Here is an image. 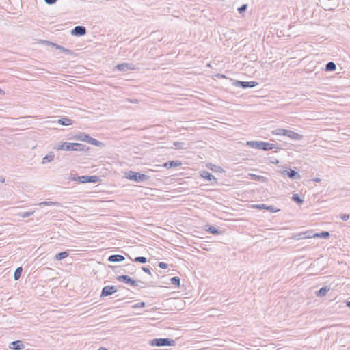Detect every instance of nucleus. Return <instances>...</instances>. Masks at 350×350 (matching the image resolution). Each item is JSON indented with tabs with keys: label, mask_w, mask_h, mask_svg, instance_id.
<instances>
[{
	"label": "nucleus",
	"mask_w": 350,
	"mask_h": 350,
	"mask_svg": "<svg viewBox=\"0 0 350 350\" xmlns=\"http://www.w3.org/2000/svg\"><path fill=\"white\" fill-rule=\"evenodd\" d=\"M273 133H276V134H278V135H284V129H278V130H276L275 131L273 132Z\"/></svg>",
	"instance_id": "obj_43"
},
{
	"label": "nucleus",
	"mask_w": 350,
	"mask_h": 350,
	"mask_svg": "<svg viewBox=\"0 0 350 350\" xmlns=\"http://www.w3.org/2000/svg\"><path fill=\"white\" fill-rule=\"evenodd\" d=\"M117 280L119 282H123L125 284H129L133 286H139V283H142V284H143V285H146V283L144 282L141 281V280H134L131 277H129V275H118L117 277Z\"/></svg>",
	"instance_id": "obj_4"
},
{
	"label": "nucleus",
	"mask_w": 350,
	"mask_h": 350,
	"mask_svg": "<svg viewBox=\"0 0 350 350\" xmlns=\"http://www.w3.org/2000/svg\"><path fill=\"white\" fill-rule=\"evenodd\" d=\"M88 144H92V145H94V146H103V143L94 139V138H92L90 136L89 137V139H88Z\"/></svg>",
	"instance_id": "obj_26"
},
{
	"label": "nucleus",
	"mask_w": 350,
	"mask_h": 350,
	"mask_svg": "<svg viewBox=\"0 0 350 350\" xmlns=\"http://www.w3.org/2000/svg\"><path fill=\"white\" fill-rule=\"evenodd\" d=\"M182 165L181 161L176 160V161H169L167 162H165L163 164V166L166 167L167 169H170L172 167H179Z\"/></svg>",
	"instance_id": "obj_14"
},
{
	"label": "nucleus",
	"mask_w": 350,
	"mask_h": 350,
	"mask_svg": "<svg viewBox=\"0 0 350 350\" xmlns=\"http://www.w3.org/2000/svg\"><path fill=\"white\" fill-rule=\"evenodd\" d=\"M54 148L57 150L73 151V143L61 142L54 147Z\"/></svg>",
	"instance_id": "obj_6"
},
{
	"label": "nucleus",
	"mask_w": 350,
	"mask_h": 350,
	"mask_svg": "<svg viewBox=\"0 0 350 350\" xmlns=\"http://www.w3.org/2000/svg\"><path fill=\"white\" fill-rule=\"evenodd\" d=\"M142 269L144 272H146V273H147L148 274H149V275H152V273H151V271H150V267H142Z\"/></svg>",
	"instance_id": "obj_40"
},
{
	"label": "nucleus",
	"mask_w": 350,
	"mask_h": 350,
	"mask_svg": "<svg viewBox=\"0 0 350 350\" xmlns=\"http://www.w3.org/2000/svg\"><path fill=\"white\" fill-rule=\"evenodd\" d=\"M346 305H347V306H348L350 308V301H347Z\"/></svg>",
	"instance_id": "obj_50"
},
{
	"label": "nucleus",
	"mask_w": 350,
	"mask_h": 350,
	"mask_svg": "<svg viewBox=\"0 0 350 350\" xmlns=\"http://www.w3.org/2000/svg\"><path fill=\"white\" fill-rule=\"evenodd\" d=\"M340 217L343 220V221H347L349 217H350V215H348V214H345V213H343V214H340Z\"/></svg>",
	"instance_id": "obj_39"
},
{
	"label": "nucleus",
	"mask_w": 350,
	"mask_h": 350,
	"mask_svg": "<svg viewBox=\"0 0 350 350\" xmlns=\"http://www.w3.org/2000/svg\"><path fill=\"white\" fill-rule=\"evenodd\" d=\"M100 178L97 176H86L87 183H96L99 181Z\"/></svg>",
	"instance_id": "obj_29"
},
{
	"label": "nucleus",
	"mask_w": 350,
	"mask_h": 350,
	"mask_svg": "<svg viewBox=\"0 0 350 350\" xmlns=\"http://www.w3.org/2000/svg\"><path fill=\"white\" fill-rule=\"evenodd\" d=\"M148 285L150 286H154L152 282H150Z\"/></svg>",
	"instance_id": "obj_52"
},
{
	"label": "nucleus",
	"mask_w": 350,
	"mask_h": 350,
	"mask_svg": "<svg viewBox=\"0 0 350 350\" xmlns=\"http://www.w3.org/2000/svg\"><path fill=\"white\" fill-rule=\"evenodd\" d=\"M286 137L293 141H300L303 139L304 136L294 131L286 129Z\"/></svg>",
	"instance_id": "obj_8"
},
{
	"label": "nucleus",
	"mask_w": 350,
	"mask_h": 350,
	"mask_svg": "<svg viewBox=\"0 0 350 350\" xmlns=\"http://www.w3.org/2000/svg\"><path fill=\"white\" fill-rule=\"evenodd\" d=\"M292 200L299 205H301L304 202V200L298 193H295L292 196Z\"/></svg>",
	"instance_id": "obj_28"
},
{
	"label": "nucleus",
	"mask_w": 350,
	"mask_h": 350,
	"mask_svg": "<svg viewBox=\"0 0 350 350\" xmlns=\"http://www.w3.org/2000/svg\"><path fill=\"white\" fill-rule=\"evenodd\" d=\"M133 261L135 262H139V263L144 264L147 262V258L144 256H138V257H135L134 258Z\"/></svg>",
	"instance_id": "obj_33"
},
{
	"label": "nucleus",
	"mask_w": 350,
	"mask_h": 350,
	"mask_svg": "<svg viewBox=\"0 0 350 350\" xmlns=\"http://www.w3.org/2000/svg\"><path fill=\"white\" fill-rule=\"evenodd\" d=\"M329 289L328 286H323L319 291H316V295L318 297H323L326 295Z\"/></svg>",
	"instance_id": "obj_20"
},
{
	"label": "nucleus",
	"mask_w": 350,
	"mask_h": 350,
	"mask_svg": "<svg viewBox=\"0 0 350 350\" xmlns=\"http://www.w3.org/2000/svg\"><path fill=\"white\" fill-rule=\"evenodd\" d=\"M39 206H55L57 207H62V205L60 202H51V201H44L39 203Z\"/></svg>",
	"instance_id": "obj_19"
},
{
	"label": "nucleus",
	"mask_w": 350,
	"mask_h": 350,
	"mask_svg": "<svg viewBox=\"0 0 350 350\" xmlns=\"http://www.w3.org/2000/svg\"><path fill=\"white\" fill-rule=\"evenodd\" d=\"M98 350H108V349H107L106 348H104V347H100Z\"/></svg>",
	"instance_id": "obj_53"
},
{
	"label": "nucleus",
	"mask_w": 350,
	"mask_h": 350,
	"mask_svg": "<svg viewBox=\"0 0 350 350\" xmlns=\"http://www.w3.org/2000/svg\"><path fill=\"white\" fill-rule=\"evenodd\" d=\"M247 8V5L243 4L241 7L238 8V11L240 14H242L243 12H245Z\"/></svg>",
	"instance_id": "obj_37"
},
{
	"label": "nucleus",
	"mask_w": 350,
	"mask_h": 350,
	"mask_svg": "<svg viewBox=\"0 0 350 350\" xmlns=\"http://www.w3.org/2000/svg\"><path fill=\"white\" fill-rule=\"evenodd\" d=\"M179 144H180L179 142H175L174 145L177 146H178Z\"/></svg>",
	"instance_id": "obj_55"
},
{
	"label": "nucleus",
	"mask_w": 350,
	"mask_h": 350,
	"mask_svg": "<svg viewBox=\"0 0 350 350\" xmlns=\"http://www.w3.org/2000/svg\"><path fill=\"white\" fill-rule=\"evenodd\" d=\"M201 177L208 181H213L214 183H217V178L209 172L208 171H202L200 173Z\"/></svg>",
	"instance_id": "obj_13"
},
{
	"label": "nucleus",
	"mask_w": 350,
	"mask_h": 350,
	"mask_svg": "<svg viewBox=\"0 0 350 350\" xmlns=\"http://www.w3.org/2000/svg\"><path fill=\"white\" fill-rule=\"evenodd\" d=\"M330 236V234L327 231H323L321 232L315 233L312 237L314 238H322V239H327Z\"/></svg>",
	"instance_id": "obj_24"
},
{
	"label": "nucleus",
	"mask_w": 350,
	"mask_h": 350,
	"mask_svg": "<svg viewBox=\"0 0 350 350\" xmlns=\"http://www.w3.org/2000/svg\"><path fill=\"white\" fill-rule=\"evenodd\" d=\"M54 47L56 49L60 50L62 52H63V53H66L67 55H72V54H73V52H72V50L66 49V48L63 47L61 45L55 44V45H54Z\"/></svg>",
	"instance_id": "obj_25"
},
{
	"label": "nucleus",
	"mask_w": 350,
	"mask_h": 350,
	"mask_svg": "<svg viewBox=\"0 0 350 350\" xmlns=\"http://www.w3.org/2000/svg\"><path fill=\"white\" fill-rule=\"evenodd\" d=\"M74 180L77 181L80 183H86V176H77L74 178Z\"/></svg>",
	"instance_id": "obj_34"
},
{
	"label": "nucleus",
	"mask_w": 350,
	"mask_h": 350,
	"mask_svg": "<svg viewBox=\"0 0 350 350\" xmlns=\"http://www.w3.org/2000/svg\"><path fill=\"white\" fill-rule=\"evenodd\" d=\"M116 68L120 71H127V70H133L135 69V66L133 64L130 63H122L119 64L116 66Z\"/></svg>",
	"instance_id": "obj_10"
},
{
	"label": "nucleus",
	"mask_w": 350,
	"mask_h": 350,
	"mask_svg": "<svg viewBox=\"0 0 350 350\" xmlns=\"http://www.w3.org/2000/svg\"><path fill=\"white\" fill-rule=\"evenodd\" d=\"M10 348L13 350H22L25 348V345L23 341L15 340L10 343Z\"/></svg>",
	"instance_id": "obj_12"
},
{
	"label": "nucleus",
	"mask_w": 350,
	"mask_h": 350,
	"mask_svg": "<svg viewBox=\"0 0 350 350\" xmlns=\"http://www.w3.org/2000/svg\"><path fill=\"white\" fill-rule=\"evenodd\" d=\"M141 284H142V283H139V287H141V288L144 287V286H142Z\"/></svg>",
	"instance_id": "obj_56"
},
{
	"label": "nucleus",
	"mask_w": 350,
	"mask_h": 350,
	"mask_svg": "<svg viewBox=\"0 0 350 350\" xmlns=\"http://www.w3.org/2000/svg\"><path fill=\"white\" fill-rule=\"evenodd\" d=\"M0 94H5V92L0 88Z\"/></svg>",
	"instance_id": "obj_51"
},
{
	"label": "nucleus",
	"mask_w": 350,
	"mask_h": 350,
	"mask_svg": "<svg viewBox=\"0 0 350 350\" xmlns=\"http://www.w3.org/2000/svg\"><path fill=\"white\" fill-rule=\"evenodd\" d=\"M117 291L118 288L116 286H106L103 288L100 297L109 296Z\"/></svg>",
	"instance_id": "obj_7"
},
{
	"label": "nucleus",
	"mask_w": 350,
	"mask_h": 350,
	"mask_svg": "<svg viewBox=\"0 0 350 350\" xmlns=\"http://www.w3.org/2000/svg\"><path fill=\"white\" fill-rule=\"evenodd\" d=\"M86 33V29L84 26H75L71 31V34L75 36H81Z\"/></svg>",
	"instance_id": "obj_9"
},
{
	"label": "nucleus",
	"mask_w": 350,
	"mask_h": 350,
	"mask_svg": "<svg viewBox=\"0 0 350 350\" xmlns=\"http://www.w3.org/2000/svg\"><path fill=\"white\" fill-rule=\"evenodd\" d=\"M126 266L131 268V269H130V271H128V273L130 274H132L133 273L132 271L133 269L134 265H127Z\"/></svg>",
	"instance_id": "obj_46"
},
{
	"label": "nucleus",
	"mask_w": 350,
	"mask_h": 350,
	"mask_svg": "<svg viewBox=\"0 0 350 350\" xmlns=\"http://www.w3.org/2000/svg\"><path fill=\"white\" fill-rule=\"evenodd\" d=\"M149 344L156 347L174 346L175 341L171 338H154L150 340Z\"/></svg>",
	"instance_id": "obj_3"
},
{
	"label": "nucleus",
	"mask_w": 350,
	"mask_h": 350,
	"mask_svg": "<svg viewBox=\"0 0 350 350\" xmlns=\"http://www.w3.org/2000/svg\"><path fill=\"white\" fill-rule=\"evenodd\" d=\"M126 178L136 183H142L149 180L150 177L144 174H141L135 171H129L125 174Z\"/></svg>",
	"instance_id": "obj_2"
},
{
	"label": "nucleus",
	"mask_w": 350,
	"mask_h": 350,
	"mask_svg": "<svg viewBox=\"0 0 350 350\" xmlns=\"http://www.w3.org/2000/svg\"><path fill=\"white\" fill-rule=\"evenodd\" d=\"M158 266L161 268V269H167L168 267V265L164 262H159V265Z\"/></svg>",
	"instance_id": "obj_42"
},
{
	"label": "nucleus",
	"mask_w": 350,
	"mask_h": 350,
	"mask_svg": "<svg viewBox=\"0 0 350 350\" xmlns=\"http://www.w3.org/2000/svg\"><path fill=\"white\" fill-rule=\"evenodd\" d=\"M44 1L48 5H53L57 1V0H44Z\"/></svg>",
	"instance_id": "obj_44"
},
{
	"label": "nucleus",
	"mask_w": 350,
	"mask_h": 350,
	"mask_svg": "<svg viewBox=\"0 0 350 350\" xmlns=\"http://www.w3.org/2000/svg\"><path fill=\"white\" fill-rule=\"evenodd\" d=\"M271 163H278V160L275 159V160L271 161Z\"/></svg>",
	"instance_id": "obj_54"
},
{
	"label": "nucleus",
	"mask_w": 350,
	"mask_h": 350,
	"mask_svg": "<svg viewBox=\"0 0 350 350\" xmlns=\"http://www.w3.org/2000/svg\"><path fill=\"white\" fill-rule=\"evenodd\" d=\"M250 176H251L252 180H253L264 181L265 179V177H263L262 176L256 175V174H250Z\"/></svg>",
	"instance_id": "obj_35"
},
{
	"label": "nucleus",
	"mask_w": 350,
	"mask_h": 350,
	"mask_svg": "<svg viewBox=\"0 0 350 350\" xmlns=\"http://www.w3.org/2000/svg\"><path fill=\"white\" fill-rule=\"evenodd\" d=\"M286 176H287L292 180H298L300 179L301 178V176L297 171L287 166H286Z\"/></svg>",
	"instance_id": "obj_11"
},
{
	"label": "nucleus",
	"mask_w": 350,
	"mask_h": 350,
	"mask_svg": "<svg viewBox=\"0 0 350 350\" xmlns=\"http://www.w3.org/2000/svg\"><path fill=\"white\" fill-rule=\"evenodd\" d=\"M23 271V268L21 267H19L16 269L14 273V278L15 280H18L21 276Z\"/></svg>",
	"instance_id": "obj_31"
},
{
	"label": "nucleus",
	"mask_w": 350,
	"mask_h": 350,
	"mask_svg": "<svg viewBox=\"0 0 350 350\" xmlns=\"http://www.w3.org/2000/svg\"><path fill=\"white\" fill-rule=\"evenodd\" d=\"M336 69V65L333 62H329L325 65V70L326 71H334Z\"/></svg>",
	"instance_id": "obj_27"
},
{
	"label": "nucleus",
	"mask_w": 350,
	"mask_h": 350,
	"mask_svg": "<svg viewBox=\"0 0 350 350\" xmlns=\"http://www.w3.org/2000/svg\"><path fill=\"white\" fill-rule=\"evenodd\" d=\"M314 181L319 183L321 182V179L319 178H316L315 179H314Z\"/></svg>",
	"instance_id": "obj_49"
},
{
	"label": "nucleus",
	"mask_w": 350,
	"mask_h": 350,
	"mask_svg": "<svg viewBox=\"0 0 350 350\" xmlns=\"http://www.w3.org/2000/svg\"><path fill=\"white\" fill-rule=\"evenodd\" d=\"M68 255H69V252L68 251L61 252L57 253L55 256V259L56 260H62L66 258V257H68Z\"/></svg>",
	"instance_id": "obj_22"
},
{
	"label": "nucleus",
	"mask_w": 350,
	"mask_h": 350,
	"mask_svg": "<svg viewBox=\"0 0 350 350\" xmlns=\"http://www.w3.org/2000/svg\"><path fill=\"white\" fill-rule=\"evenodd\" d=\"M42 43L44 44H45L46 46H51L53 47H54V45H55V43H53L51 41H48V40H42Z\"/></svg>",
	"instance_id": "obj_41"
},
{
	"label": "nucleus",
	"mask_w": 350,
	"mask_h": 350,
	"mask_svg": "<svg viewBox=\"0 0 350 350\" xmlns=\"http://www.w3.org/2000/svg\"><path fill=\"white\" fill-rule=\"evenodd\" d=\"M207 226V228H206L205 230L212 234L216 235V234H219L221 233L219 230H218L213 226Z\"/></svg>",
	"instance_id": "obj_23"
},
{
	"label": "nucleus",
	"mask_w": 350,
	"mask_h": 350,
	"mask_svg": "<svg viewBox=\"0 0 350 350\" xmlns=\"http://www.w3.org/2000/svg\"><path fill=\"white\" fill-rule=\"evenodd\" d=\"M170 282L172 284H174L176 286H180V279L178 276H174V277L171 278Z\"/></svg>",
	"instance_id": "obj_32"
},
{
	"label": "nucleus",
	"mask_w": 350,
	"mask_h": 350,
	"mask_svg": "<svg viewBox=\"0 0 350 350\" xmlns=\"http://www.w3.org/2000/svg\"><path fill=\"white\" fill-rule=\"evenodd\" d=\"M5 178L0 176V182L3 183H5Z\"/></svg>",
	"instance_id": "obj_48"
},
{
	"label": "nucleus",
	"mask_w": 350,
	"mask_h": 350,
	"mask_svg": "<svg viewBox=\"0 0 350 350\" xmlns=\"http://www.w3.org/2000/svg\"><path fill=\"white\" fill-rule=\"evenodd\" d=\"M246 145L250 148L265 151L272 150L274 148L273 144L261 141H248Z\"/></svg>",
	"instance_id": "obj_1"
},
{
	"label": "nucleus",
	"mask_w": 350,
	"mask_h": 350,
	"mask_svg": "<svg viewBox=\"0 0 350 350\" xmlns=\"http://www.w3.org/2000/svg\"><path fill=\"white\" fill-rule=\"evenodd\" d=\"M256 207L260 209L266 208L265 204H257L256 205Z\"/></svg>",
	"instance_id": "obj_45"
},
{
	"label": "nucleus",
	"mask_w": 350,
	"mask_h": 350,
	"mask_svg": "<svg viewBox=\"0 0 350 350\" xmlns=\"http://www.w3.org/2000/svg\"><path fill=\"white\" fill-rule=\"evenodd\" d=\"M57 122L62 125H71L72 124V120L67 117H62L57 120Z\"/></svg>",
	"instance_id": "obj_21"
},
{
	"label": "nucleus",
	"mask_w": 350,
	"mask_h": 350,
	"mask_svg": "<svg viewBox=\"0 0 350 350\" xmlns=\"http://www.w3.org/2000/svg\"><path fill=\"white\" fill-rule=\"evenodd\" d=\"M308 237H310L308 236ZM305 238H308V237L305 236V233H298V234H295L292 235L288 239L300 240V239H305Z\"/></svg>",
	"instance_id": "obj_30"
},
{
	"label": "nucleus",
	"mask_w": 350,
	"mask_h": 350,
	"mask_svg": "<svg viewBox=\"0 0 350 350\" xmlns=\"http://www.w3.org/2000/svg\"><path fill=\"white\" fill-rule=\"evenodd\" d=\"M288 149V148L287 147V143L286 142V150Z\"/></svg>",
	"instance_id": "obj_57"
},
{
	"label": "nucleus",
	"mask_w": 350,
	"mask_h": 350,
	"mask_svg": "<svg viewBox=\"0 0 350 350\" xmlns=\"http://www.w3.org/2000/svg\"><path fill=\"white\" fill-rule=\"evenodd\" d=\"M90 135L86 134L85 133H79L78 135H76L74 137L75 139L88 142L89 139Z\"/></svg>",
	"instance_id": "obj_17"
},
{
	"label": "nucleus",
	"mask_w": 350,
	"mask_h": 350,
	"mask_svg": "<svg viewBox=\"0 0 350 350\" xmlns=\"http://www.w3.org/2000/svg\"><path fill=\"white\" fill-rule=\"evenodd\" d=\"M128 101L131 103H138L139 102L137 99H128Z\"/></svg>",
	"instance_id": "obj_47"
},
{
	"label": "nucleus",
	"mask_w": 350,
	"mask_h": 350,
	"mask_svg": "<svg viewBox=\"0 0 350 350\" xmlns=\"http://www.w3.org/2000/svg\"><path fill=\"white\" fill-rule=\"evenodd\" d=\"M146 306V303L144 302V301H141V302H139L135 305L133 306V308H143Z\"/></svg>",
	"instance_id": "obj_38"
},
{
	"label": "nucleus",
	"mask_w": 350,
	"mask_h": 350,
	"mask_svg": "<svg viewBox=\"0 0 350 350\" xmlns=\"http://www.w3.org/2000/svg\"><path fill=\"white\" fill-rule=\"evenodd\" d=\"M55 157V154L53 152H50L48 154H46L45 157L42 158V164L45 165L48 163L51 162L53 161Z\"/></svg>",
	"instance_id": "obj_18"
},
{
	"label": "nucleus",
	"mask_w": 350,
	"mask_h": 350,
	"mask_svg": "<svg viewBox=\"0 0 350 350\" xmlns=\"http://www.w3.org/2000/svg\"><path fill=\"white\" fill-rule=\"evenodd\" d=\"M125 258L124 256L120 254H113L109 256L108 261L109 262H122L124 260Z\"/></svg>",
	"instance_id": "obj_16"
},
{
	"label": "nucleus",
	"mask_w": 350,
	"mask_h": 350,
	"mask_svg": "<svg viewBox=\"0 0 350 350\" xmlns=\"http://www.w3.org/2000/svg\"><path fill=\"white\" fill-rule=\"evenodd\" d=\"M232 84L237 88H241L243 89L253 88L256 87L258 83L256 81H241L234 80Z\"/></svg>",
	"instance_id": "obj_5"
},
{
	"label": "nucleus",
	"mask_w": 350,
	"mask_h": 350,
	"mask_svg": "<svg viewBox=\"0 0 350 350\" xmlns=\"http://www.w3.org/2000/svg\"><path fill=\"white\" fill-rule=\"evenodd\" d=\"M73 151H83L86 152L88 151L90 148L87 146L86 145L79 144V143H73Z\"/></svg>",
	"instance_id": "obj_15"
},
{
	"label": "nucleus",
	"mask_w": 350,
	"mask_h": 350,
	"mask_svg": "<svg viewBox=\"0 0 350 350\" xmlns=\"http://www.w3.org/2000/svg\"><path fill=\"white\" fill-rule=\"evenodd\" d=\"M34 213V211H27V212H22L18 214L19 216L26 218L31 215H32Z\"/></svg>",
	"instance_id": "obj_36"
}]
</instances>
